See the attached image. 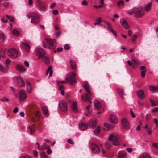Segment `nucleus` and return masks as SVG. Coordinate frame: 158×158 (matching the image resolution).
Masks as SVG:
<instances>
[{"mask_svg":"<svg viewBox=\"0 0 158 158\" xmlns=\"http://www.w3.org/2000/svg\"><path fill=\"white\" fill-rule=\"evenodd\" d=\"M15 68L17 70L21 72H23L26 70V69L24 67L19 64H18L16 65L15 66Z\"/></svg>","mask_w":158,"mask_h":158,"instance_id":"20","label":"nucleus"},{"mask_svg":"<svg viewBox=\"0 0 158 158\" xmlns=\"http://www.w3.org/2000/svg\"><path fill=\"white\" fill-rule=\"evenodd\" d=\"M71 108L72 110L75 113H77L78 112V109L77 107V104L76 102L73 101L72 102L71 105Z\"/></svg>","mask_w":158,"mask_h":158,"instance_id":"14","label":"nucleus"},{"mask_svg":"<svg viewBox=\"0 0 158 158\" xmlns=\"http://www.w3.org/2000/svg\"><path fill=\"white\" fill-rule=\"evenodd\" d=\"M130 114L131 115L132 118H134L135 117V115L133 111L132 108L130 109Z\"/></svg>","mask_w":158,"mask_h":158,"instance_id":"48","label":"nucleus"},{"mask_svg":"<svg viewBox=\"0 0 158 158\" xmlns=\"http://www.w3.org/2000/svg\"><path fill=\"white\" fill-rule=\"evenodd\" d=\"M7 54L10 58L14 59L18 57V52L15 49L11 48L8 49Z\"/></svg>","mask_w":158,"mask_h":158,"instance_id":"5","label":"nucleus"},{"mask_svg":"<svg viewBox=\"0 0 158 158\" xmlns=\"http://www.w3.org/2000/svg\"><path fill=\"white\" fill-rule=\"evenodd\" d=\"M48 48L50 49H54L56 48V42L54 40L45 38Z\"/></svg>","mask_w":158,"mask_h":158,"instance_id":"4","label":"nucleus"},{"mask_svg":"<svg viewBox=\"0 0 158 158\" xmlns=\"http://www.w3.org/2000/svg\"><path fill=\"white\" fill-rule=\"evenodd\" d=\"M134 16L137 18H139L143 16L144 14V12L142 9L141 6L134 8Z\"/></svg>","mask_w":158,"mask_h":158,"instance_id":"3","label":"nucleus"},{"mask_svg":"<svg viewBox=\"0 0 158 158\" xmlns=\"http://www.w3.org/2000/svg\"><path fill=\"white\" fill-rule=\"evenodd\" d=\"M152 111L153 113H156L158 111V107H155L152 110Z\"/></svg>","mask_w":158,"mask_h":158,"instance_id":"54","label":"nucleus"},{"mask_svg":"<svg viewBox=\"0 0 158 158\" xmlns=\"http://www.w3.org/2000/svg\"><path fill=\"white\" fill-rule=\"evenodd\" d=\"M70 64L71 68L73 69H75L76 67L75 62L74 61L71 60Z\"/></svg>","mask_w":158,"mask_h":158,"instance_id":"37","label":"nucleus"},{"mask_svg":"<svg viewBox=\"0 0 158 158\" xmlns=\"http://www.w3.org/2000/svg\"><path fill=\"white\" fill-rule=\"evenodd\" d=\"M138 97L140 99H143L145 96L143 90H138L137 92Z\"/></svg>","mask_w":158,"mask_h":158,"instance_id":"17","label":"nucleus"},{"mask_svg":"<svg viewBox=\"0 0 158 158\" xmlns=\"http://www.w3.org/2000/svg\"><path fill=\"white\" fill-rule=\"evenodd\" d=\"M132 67L134 68L135 67L139 65V62L137 60L133 59L132 60Z\"/></svg>","mask_w":158,"mask_h":158,"instance_id":"27","label":"nucleus"},{"mask_svg":"<svg viewBox=\"0 0 158 158\" xmlns=\"http://www.w3.org/2000/svg\"><path fill=\"white\" fill-rule=\"evenodd\" d=\"M19 99L21 100L24 101L26 99L27 95L26 92L23 90H20L19 93Z\"/></svg>","mask_w":158,"mask_h":158,"instance_id":"11","label":"nucleus"},{"mask_svg":"<svg viewBox=\"0 0 158 158\" xmlns=\"http://www.w3.org/2000/svg\"><path fill=\"white\" fill-rule=\"evenodd\" d=\"M59 106L61 111L65 112L67 110L68 108L67 103L64 101H60L59 103Z\"/></svg>","mask_w":158,"mask_h":158,"instance_id":"7","label":"nucleus"},{"mask_svg":"<svg viewBox=\"0 0 158 158\" xmlns=\"http://www.w3.org/2000/svg\"><path fill=\"white\" fill-rule=\"evenodd\" d=\"M76 74L74 72H72L69 73L66 77V80L69 81L71 85H75L77 82L76 81Z\"/></svg>","mask_w":158,"mask_h":158,"instance_id":"1","label":"nucleus"},{"mask_svg":"<svg viewBox=\"0 0 158 158\" xmlns=\"http://www.w3.org/2000/svg\"><path fill=\"white\" fill-rule=\"evenodd\" d=\"M117 92L119 94L120 97L122 99H123L124 98L123 95L125 94L123 93V90L122 89H117Z\"/></svg>","mask_w":158,"mask_h":158,"instance_id":"30","label":"nucleus"},{"mask_svg":"<svg viewBox=\"0 0 158 158\" xmlns=\"http://www.w3.org/2000/svg\"><path fill=\"white\" fill-rule=\"evenodd\" d=\"M43 60L44 61L46 64L48 65L50 63V60L49 59L45 56L42 57Z\"/></svg>","mask_w":158,"mask_h":158,"instance_id":"34","label":"nucleus"},{"mask_svg":"<svg viewBox=\"0 0 158 158\" xmlns=\"http://www.w3.org/2000/svg\"><path fill=\"white\" fill-rule=\"evenodd\" d=\"M120 23L126 29H128L130 27L127 21L124 19L120 20Z\"/></svg>","mask_w":158,"mask_h":158,"instance_id":"13","label":"nucleus"},{"mask_svg":"<svg viewBox=\"0 0 158 158\" xmlns=\"http://www.w3.org/2000/svg\"><path fill=\"white\" fill-rule=\"evenodd\" d=\"M152 146L158 149V143H152Z\"/></svg>","mask_w":158,"mask_h":158,"instance_id":"53","label":"nucleus"},{"mask_svg":"<svg viewBox=\"0 0 158 158\" xmlns=\"http://www.w3.org/2000/svg\"><path fill=\"white\" fill-rule=\"evenodd\" d=\"M27 91L29 92H31L32 91V88L30 82H27Z\"/></svg>","mask_w":158,"mask_h":158,"instance_id":"33","label":"nucleus"},{"mask_svg":"<svg viewBox=\"0 0 158 158\" xmlns=\"http://www.w3.org/2000/svg\"><path fill=\"white\" fill-rule=\"evenodd\" d=\"M128 13L130 15H132L133 13H135L134 8L131 10H129L128 12Z\"/></svg>","mask_w":158,"mask_h":158,"instance_id":"52","label":"nucleus"},{"mask_svg":"<svg viewBox=\"0 0 158 158\" xmlns=\"http://www.w3.org/2000/svg\"><path fill=\"white\" fill-rule=\"evenodd\" d=\"M101 131V129L99 126H97L96 129L94 130V132L95 135H98Z\"/></svg>","mask_w":158,"mask_h":158,"instance_id":"35","label":"nucleus"},{"mask_svg":"<svg viewBox=\"0 0 158 158\" xmlns=\"http://www.w3.org/2000/svg\"><path fill=\"white\" fill-rule=\"evenodd\" d=\"M45 54V50L42 48H39L37 50L36 55L37 56H39V59L42 58L44 57Z\"/></svg>","mask_w":158,"mask_h":158,"instance_id":"10","label":"nucleus"},{"mask_svg":"<svg viewBox=\"0 0 158 158\" xmlns=\"http://www.w3.org/2000/svg\"><path fill=\"white\" fill-rule=\"evenodd\" d=\"M0 71L4 73H6L7 72V69H5L2 65L0 64Z\"/></svg>","mask_w":158,"mask_h":158,"instance_id":"41","label":"nucleus"},{"mask_svg":"<svg viewBox=\"0 0 158 158\" xmlns=\"http://www.w3.org/2000/svg\"><path fill=\"white\" fill-rule=\"evenodd\" d=\"M20 158H31V157L29 155H24L21 156Z\"/></svg>","mask_w":158,"mask_h":158,"instance_id":"49","label":"nucleus"},{"mask_svg":"<svg viewBox=\"0 0 158 158\" xmlns=\"http://www.w3.org/2000/svg\"><path fill=\"white\" fill-rule=\"evenodd\" d=\"M29 129L30 130V134L31 135L33 134L35 131V127L34 124L32 126H30L29 127Z\"/></svg>","mask_w":158,"mask_h":158,"instance_id":"26","label":"nucleus"},{"mask_svg":"<svg viewBox=\"0 0 158 158\" xmlns=\"http://www.w3.org/2000/svg\"><path fill=\"white\" fill-rule=\"evenodd\" d=\"M138 103L139 105L140 106H142L144 104L143 102L139 100L138 101Z\"/></svg>","mask_w":158,"mask_h":158,"instance_id":"57","label":"nucleus"},{"mask_svg":"<svg viewBox=\"0 0 158 158\" xmlns=\"http://www.w3.org/2000/svg\"><path fill=\"white\" fill-rule=\"evenodd\" d=\"M118 156L119 158H125L127 155L124 152L121 151L118 152Z\"/></svg>","mask_w":158,"mask_h":158,"instance_id":"24","label":"nucleus"},{"mask_svg":"<svg viewBox=\"0 0 158 158\" xmlns=\"http://www.w3.org/2000/svg\"><path fill=\"white\" fill-rule=\"evenodd\" d=\"M32 15L31 23L34 24H37L39 23L40 21L39 15L35 12H33L32 13Z\"/></svg>","mask_w":158,"mask_h":158,"instance_id":"6","label":"nucleus"},{"mask_svg":"<svg viewBox=\"0 0 158 158\" xmlns=\"http://www.w3.org/2000/svg\"><path fill=\"white\" fill-rule=\"evenodd\" d=\"M109 119L112 123H116L118 122L117 119L115 115H110L109 117Z\"/></svg>","mask_w":158,"mask_h":158,"instance_id":"22","label":"nucleus"},{"mask_svg":"<svg viewBox=\"0 0 158 158\" xmlns=\"http://www.w3.org/2000/svg\"><path fill=\"white\" fill-rule=\"evenodd\" d=\"M151 117V115L150 114L148 113L145 116V119L146 121H148L149 120Z\"/></svg>","mask_w":158,"mask_h":158,"instance_id":"43","label":"nucleus"},{"mask_svg":"<svg viewBox=\"0 0 158 158\" xmlns=\"http://www.w3.org/2000/svg\"><path fill=\"white\" fill-rule=\"evenodd\" d=\"M18 108L17 107H16L14 108V109L13 110V113H16L18 112Z\"/></svg>","mask_w":158,"mask_h":158,"instance_id":"62","label":"nucleus"},{"mask_svg":"<svg viewBox=\"0 0 158 158\" xmlns=\"http://www.w3.org/2000/svg\"><path fill=\"white\" fill-rule=\"evenodd\" d=\"M42 109L43 110V113L46 116H48L49 115V113L48 108L45 106H42Z\"/></svg>","mask_w":158,"mask_h":158,"instance_id":"25","label":"nucleus"},{"mask_svg":"<svg viewBox=\"0 0 158 158\" xmlns=\"http://www.w3.org/2000/svg\"><path fill=\"white\" fill-rule=\"evenodd\" d=\"M152 6V2H150L146 4L144 6V10L145 11L148 12L151 10Z\"/></svg>","mask_w":158,"mask_h":158,"instance_id":"21","label":"nucleus"},{"mask_svg":"<svg viewBox=\"0 0 158 158\" xmlns=\"http://www.w3.org/2000/svg\"><path fill=\"white\" fill-rule=\"evenodd\" d=\"M126 150L128 152H130L132 151V149L131 148H126Z\"/></svg>","mask_w":158,"mask_h":158,"instance_id":"63","label":"nucleus"},{"mask_svg":"<svg viewBox=\"0 0 158 158\" xmlns=\"http://www.w3.org/2000/svg\"><path fill=\"white\" fill-rule=\"evenodd\" d=\"M150 102L151 106H156L158 104L157 102L155 101L152 99H150Z\"/></svg>","mask_w":158,"mask_h":158,"instance_id":"40","label":"nucleus"},{"mask_svg":"<svg viewBox=\"0 0 158 158\" xmlns=\"http://www.w3.org/2000/svg\"><path fill=\"white\" fill-rule=\"evenodd\" d=\"M5 39V35L2 32L0 34V40H4Z\"/></svg>","mask_w":158,"mask_h":158,"instance_id":"44","label":"nucleus"},{"mask_svg":"<svg viewBox=\"0 0 158 158\" xmlns=\"http://www.w3.org/2000/svg\"><path fill=\"white\" fill-rule=\"evenodd\" d=\"M91 97L89 94H84L81 96V100L83 101L86 102L90 100Z\"/></svg>","mask_w":158,"mask_h":158,"instance_id":"16","label":"nucleus"},{"mask_svg":"<svg viewBox=\"0 0 158 158\" xmlns=\"http://www.w3.org/2000/svg\"><path fill=\"white\" fill-rule=\"evenodd\" d=\"M82 4L84 6H87L88 5V2L86 0H84L82 1Z\"/></svg>","mask_w":158,"mask_h":158,"instance_id":"50","label":"nucleus"},{"mask_svg":"<svg viewBox=\"0 0 158 158\" xmlns=\"http://www.w3.org/2000/svg\"><path fill=\"white\" fill-rule=\"evenodd\" d=\"M150 89L152 91L155 92L157 91L158 89V87H157L150 86Z\"/></svg>","mask_w":158,"mask_h":158,"instance_id":"42","label":"nucleus"},{"mask_svg":"<svg viewBox=\"0 0 158 158\" xmlns=\"http://www.w3.org/2000/svg\"><path fill=\"white\" fill-rule=\"evenodd\" d=\"M52 67L50 66L48 69L46 73V75H48L49 73V77H51L53 71L52 69Z\"/></svg>","mask_w":158,"mask_h":158,"instance_id":"31","label":"nucleus"},{"mask_svg":"<svg viewBox=\"0 0 158 158\" xmlns=\"http://www.w3.org/2000/svg\"><path fill=\"white\" fill-rule=\"evenodd\" d=\"M50 146H48L45 148L47 149V152L48 154H50L52 152V150L50 149Z\"/></svg>","mask_w":158,"mask_h":158,"instance_id":"46","label":"nucleus"},{"mask_svg":"<svg viewBox=\"0 0 158 158\" xmlns=\"http://www.w3.org/2000/svg\"><path fill=\"white\" fill-rule=\"evenodd\" d=\"M84 87L86 91L89 93L90 96L92 97V94L90 90V87L88 84H85L84 86Z\"/></svg>","mask_w":158,"mask_h":158,"instance_id":"29","label":"nucleus"},{"mask_svg":"<svg viewBox=\"0 0 158 158\" xmlns=\"http://www.w3.org/2000/svg\"><path fill=\"white\" fill-rule=\"evenodd\" d=\"M146 71V70H144L141 72V74L142 77L144 78L145 77V73Z\"/></svg>","mask_w":158,"mask_h":158,"instance_id":"51","label":"nucleus"},{"mask_svg":"<svg viewBox=\"0 0 158 158\" xmlns=\"http://www.w3.org/2000/svg\"><path fill=\"white\" fill-rule=\"evenodd\" d=\"M13 34L15 36H18L20 35L19 32L16 29H15L13 30Z\"/></svg>","mask_w":158,"mask_h":158,"instance_id":"38","label":"nucleus"},{"mask_svg":"<svg viewBox=\"0 0 158 158\" xmlns=\"http://www.w3.org/2000/svg\"><path fill=\"white\" fill-rule=\"evenodd\" d=\"M88 127V124L82 122L79 125V127L81 130H84L87 129Z\"/></svg>","mask_w":158,"mask_h":158,"instance_id":"19","label":"nucleus"},{"mask_svg":"<svg viewBox=\"0 0 158 158\" xmlns=\"http://www.w3.org/2000/svg\"><path fill=\"white\" fill-rule=\"evenodd\" d=\"M56 5L55 3H52L50 5V7L51 8L53 9Z\"/></svg>","mask_w":158,"mask_h":158,"instance_id":"64","label":"nucleus"},{"mask_svg":"<svg viewBox=\"0 0 158 158\" xmlns=\"http://www.w3.org/2000/svg\"><path fill=\"white\" fill-rule=\"evenodd\" d=\"M16 80L17 84L19 86L23 87L24 86V82L20 76L17 77Z\"/></svg>","mask_w":158,"mask_h":158,"instance_id":"15","label":"nucleus"},{"mask_svg":"<svg viewBox=\"0 0 158 158\" xmlns=\"http://www.w3.org/2000/svg\"><path fill=\"white\" fill-rule=\"evenodd\" d=\"M41 156L42 158H47L48 156L46 153L44 152H41Z\"/></svg>","mask_w":158,"mask_h":158,"instance_id":"45","label":"nucleus"},{"mask_svg":"<svg viewBox=\"0 0 158 158\" xmlns=\"http://www.w3.org/2000/svg\"><path fill=\"white\" fill-rule=\"evenodd\" d=\"M40 10L41 11H44L46 9L45 4L41 0H36Z\"/></svg>","mask_w":158,"mask_h":158,"instance_id":"8","label":"nucleus"},{"mask_svg":"<svg viewBox=\"0 0 158 158\" xmlns=\"http://www.w3.org/2000/svg\"><path fill=\"white\" fill-rule=\"evenodd\" d=\"M102 19L101 17H98L96 21L94 23V25H99L100 24L102 21Z\"/></svg>","mask_w":158,"mask_h":158,"instance_id":"39","label":"nucleus"},{"mask_svg":"<svg viewBox=\"0 0 158 158\" xmlns=\"http://www.w3.org/2000/svg\"><path fill=\"white\" fill-rule=\"evenodd\" d=\"M122 127L124 129H128L130 127V124L128 120L126 118L122 119L121 122Z\"/></svg>","mask_w":158,"mask_h":158,"instance_id":"9","label":"nucleus"},{"mask_svg":"<svg viewBox=\"0 0 158 158\" xmlns=\"http://www.w3.org/2000/svg\"><path fill=\"white\" fill-rule=\"evenodd\" d=\"M33 153L35 157L38 156V152L36 150H34L33 151Z\"/></svg>","mask_w":158,"mask_h":158,"instance_id":"60","label":"nucleus"},{"mask_svg":"<svg viewBox=\"0 0 158 158\" xmlns=\"http://www.w3.org/2000/svg\"><path fill=\"white\" fill-rule=\"evenodd\" d=\"M104 126L108 128V130L112 129L114 128V125L113 124H110L104 123Z\"/></svg>","mask_w":158,"mask_h":158,"instance_id":"32","label":"nucleus"},{"mask_svg":"<svg viewBox=\"0 0 158 158\" xmlns=\"http://www.w3.org/2000/svg\"><path fill=\"white\" fill-rule=\"evenodd\" d=\"M89 126L92 128H95L97 125V121L96 120L94 121H90L89 123Z\"/></svg>","mask_w":158,"mask_h":158,"instance_id":"28","label":"nucleus"},{"mask_svg":"<svg viewBox=\"0 0 158 158\" xmlns=\"http://www.w3.org/2000/svg\"><path fill=\"white\" fill-rule=\"evenodd\" d=\"M103 7V6L102 5H99L98 6H96V5H94V8H96V9L98 8H101V7Z\"/></svg>","mask_w":158,"mask_h":158,"instance_id":"61","label":"nucleus"},{"mask_svg":"<svg viewBox=\"0 0 158 158\" xmlns=\"http://www.w3.org/2000/svg\"><path fill=\"white\" fill-rule=\"evenodd\" d=\"M107 29L108 30H109L110 31H111V32H112L113 31V30L112 28L110 25L108 26L107 27Z\"/></svg>","mask_w":158,"mask_h":158,"instance_id":"59","label":"nucleus"},{"mask_svg":"<svg viewBox=\"0 0 158 158\" xmlns=\"http://www.w3.org/2000/svg\"><path fill=\"white\" fill-rule=\"evenodd\" d=\"M64 49L65 50H69L70 48V46L68 44H66L64 46Z\"/></svg>","mask_w":158,"mask_h":158,"instance_id":"56","label":"nucleus"},{"mask_svg":"<svg viewBox=\"0 0 158 158\" xmlns=\"http://www.w3.org/2000/svg\"><path fill=\"white\" fill-rule=\"evenodd\" d=\"M94 106L98 110H102V107L101 103L97 100H95L94 102Z\"/></svg>","mask_w":158,"mask_h":158,"instance_id":"18","label":"nucleus"},{"mask_svg":"<svg viewBox=\"0 0 158 158\" xmlns=\"http://www.w3.org/2000/svg\"><path fill=\"white\" fill-rule=\"evenodd\" d=\"M108 140L115 146H117L120 144V141L119 139L118 136L117 135H110L108 138Z\"/></svg>","mask_w":158,"mask_h":158,"instance_id":"2","label":"nucleus"},{"mask_svg":"<svg viewBox=\"0 0 158 158\" xmlns=\"http://www.w3.org/2000/svg\"><path fill=\"white\" fill-rule=\"evenodd\" d=\"M105 146L107 148H109L110 146V145L109 143L106 142L105 144Z\"/></svg>","mask_w":158,"mask_h":158,"instance_id":"58","label":"nucleus"},{"mask_svg":"<svg viewBox=\"0 0 158 158\" xmlns=\"http://www.w3.org/2000/svg\"><path fill=\"white\" fill-rule=\"evenodd\" d=\"M91 148L92 151L96 153H98L100 152V150L98 147L94 143L91 144Z\"/></svg>","mask_w":158,"mask_h":158,"instance_id":"12","label":"nucleus"},{"mask_svg":"<svg viewBox=\"0 0 158 158\" xmlns=\"http://www.w3.org/2000/svg\"><path fill=\"white\" fill-rule=\"evenodd\" d=\"M21 44L22 46L24 47V48L26 51L28 52L29 51L30 47L28 44L27 43L22 42Z\"/></svg>","mask_w":158,"mask_h":158,"instance_id":"23","label":"nucleus"},{"mask_svg":"<svg viewBox=\"0 0 158 158\" xmlns=\"http://www.w3.org/2000/svg\"><path fill=\"white\" fill-rule=\"evenodd\" d=\"M67 142L69 144H71L72 145H73L74 144V142L70 139H68V140H67Z\"/></svg>","mask_w":158,"mask_h":158,"instance_id":"55","label":"nucleus"},{"mask_svg":"<svg viewBox=\"0 0 158 158\" xmlns=\"http://www.w3.org/2000/svg\"><path fill=\"white\" fill-rule=\"evenodd\" d=\"M142 158H151V157L149 154L145 152L142 154Z\"/></svg>","mask_w":158,"mask_h":158,"instance_id":"36","label":"nucleus"},{"mask_svg":"<svg viewBox=\"0 0 158 158\" xmlns=\"http://www.w3.org/2000/svg\"><path fill=\"white\" fill-rule=\"evenodd\" d=\"M124 4V1L123 0L119 1L117 3V5L118 6H123Z\"/></svg>","mask_w":158,"mask_h":158,"instance_id":"47","label":"nucleus"}]
</instances>
